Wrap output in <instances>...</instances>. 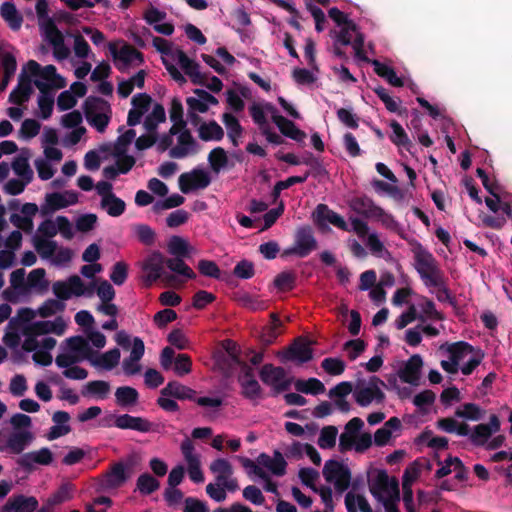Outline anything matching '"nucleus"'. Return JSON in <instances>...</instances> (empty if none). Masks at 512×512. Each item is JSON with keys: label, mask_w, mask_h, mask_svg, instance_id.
I'll return each mask as SVG.
<instances>
[{"label": "nucleus", "mask_w": 512, "mask_h": 512, "mask_svg": "<svg viewBox=\"0 0 512 512\" xmlns=\"http://www.w3.org/2000/svg\"><path fill=\"white\" fill-rule=\"evenodd\" d=\"M129 478L126 473V466L123 462L113 464L106 474L105 484L108 488H119Z\"/></svg>", "instance_id": "nucleus-30"}, {"label": "nucleus", "mask_w": 512, "mask_h": 512, "mask_svg": "<svg viewBox=\"0 0 512 512\" xmlns=\"http://www.w3.org/2000/svg\"><path fill=\"white\" fill-rule=\"evenodd\" d=\"M390 127L393 131V134L390 135L391 142L396 146L403 147L410 152L414 145L409 139L403 127L396 120H392L390 122Z\"/></svg>", "instance_id": "nucleus-39"}, {"label": "nucleus", "mask_w": 512, "mask_h": 512, "mask_svg": "<svg viewBox=\"0 0 512 512\" xmlns=\"http://www.w3.org/2000/svg\"><path fill=\"white\" fill-rule=\"evenodd\" d=\"M313 358V350L307 342L301 339L295 340L283 355V361H295L303 364Z\"/></svg>", "instance_id": "nucleus-20"}, {"label": "nucleus", "mask_w": 512, "mask_h": 512, "mask_svg": "<svg viewBox=\"0 0 512 512\" xmlns=\"http://www.w3.org/2000/svg\"><path fill=\"white\" fill-rule=\"evenodd\" d=\"M53 461V454L49 448L43 447L38 451L23 454L17 459V464L27 471L34 468V464L50 465Z\"/></svg>", "instance_id": "nucleus-16"}, {"label": "nucleus", "mask_w": 512, "mask_h": 512, "mask_svg": "<svg viewBox=\"0 0 512 512\" xmlns=\"http://www.w3.org/2000/svg\"><path fill=\"white\" fill-rule=\"evenodd\" d=\"M119 360L120 350L118 348H113L102 354L100 359L96 361L95 364H98L107 370H111L118 365Z\"/></svg>", "instance_id": "nucleus-62"}, {"label": "nucleus", "mask_w": 512, "mask_h": 512, "mask_svg": "<svg viewBox=\"0 0 512 512\" xmlns=\"http://www.w3.org/2000/svg\"><path fill=\"white\" fill-rule=\"evenodd\" d=\"M321 367L327 374L338 376L344 373L346 365L340 358L328 357L322 361Z\"/></svg>", "instance_id": "nucleus-59"}, {"label": "nucleus", "mask_w": 512, "mask_h": 512, "mask_svg": "<svg viewBox=\"0 0 512 512\" xmlns=\"http://www.w3.org/2000/svg\"><path fill=\"white\" fill-rule=\"evenodd\" d=\"M197 268L203 276L213 279L221 278V271L216 262L212 260L202 259L198 262Z\"/></svg>", "instance_id": "nucleus-60"}, {"label": "nucleus", "mask_w": 512, "mask_h": 512, "mask_svg": "<svg viewBox=\"0 0 512 512\" xmlns=\"http://www.w3.org/2000/svg\"><path fill=\"white\" fill-rule=\"evenodd\" d=\"M66 343L70 351L84 358H88L91 354V348L88 341L80 335L72 336L66 339Z\"/></svg>", "instance_id": "nucleus-48"}, {"label": "nucleus", "mask_w": 512, "mask_h": 512, "mask_svg": "<svg viewBox=\"0 0 512 512\" xmlns=\"http://www.w3.org/2000/svg\"><path fill=\"white\" fill-rule=\"evenodd\" d=\"M210 169L215 174H219L229 166V158L227 152L222 147L213 148L207 157Z\"/></svg>", "instance_id": "nucleus-31"}, {"label": "nucleus", "mask_w": 512, "mask_h": 512, "mask_svg": "<svg viewBox=\"0 0 512 512\" xmlns=\"http://www.w3.org/2000/svg\"><path fill=\"white\" fill-rule=\"evenodd\" d=\"M295 389L304 394L319 395L325 392L324 384L317 378L308 380L299 379L295 382Z\"/></svg>", "instance_id": "nucleus-40"}, {"label": "nucleus", "mask_w": 512, "mask_h": 512, "mask_svg": "<svg viewBox=\"0 0 512 512\" xmlns=\"http://www.w3.org/2000/svg\"><path fill=\"white\" fill-rule=\"evenodd\" d=\"M32 241L35 250L43 259H48L54 256L58 248L56 241L46 239L42 236H39L38 234L33 236Z\"/></svg>", "instance_id": "nucleus-37"}, {"label": "nucleus", "mask_w": 512, "mask_h": 512, "mask_svg": "<svg viewBox=\"0 0 512 512\" xmlns=\"http://www.w3.org/2000/svg\"><path fill=\"white\" fill-rule=\"evenodd\" d=\"M66 308L64 302H61L56 299H48L44 301V303L38 308V314L42 318H48L53 316L57 312H63Z\"/></svg>", "instance_id": "nucleus-56"}, {"label": "nucleus", "mask_w": 512, "mask_h": 512, "mask_svg": "<svg viewBox=\"0 0 512 512\" xmlns=\"http://www.w3.org/2000/svg\"><path fill=\"white\" fill-rule=\"evenodd\" d=\"M312 216L315 224L321 229H325L328 224H332L343 231L349 232L351 230L344 218L326 204H318Z\"/></svg>", "instance_id": "nucleus-8"}, {"label": "nucleus", "mask_w": 512, "mask_h": 512, "mask_svg": "<svg viewBox=\"0 0 512 512\" xmlns=\"http://www.w3.org/2000/svg\"><path fill=\"white\" fill-rule=\"evenodd\" d=\"M389 486V476L385 470H381L378 472L373 484L370 486V492L378 502L383 504L385 512H399L397 503L400 496L397 480H392V493H389Z\"/></svg>", "instance_id": "nucleus-2"}, {"label": "nucleus", "mask_w": 512, "mask_h": 512, "mask_svg": "<svg viewBox=\"0 0 512 512\" xmlns=\"http://www.w3.org/2000/svg\"><path fill=\"white\" fill-rule=\"evenodd\" d=\"M136 132L133 129H128L122 135L117 138L114 144V155L121 156L126 153L128 145L134 140Z\"/></svg>", "instance_id": "nucleus-61"}, {"label": "nucleus", "mask_w": 512, "mask_h": 512, "mask_svg": "<svg viewBox=\"0 0 512 512\" xmlns=\"http://www.w3.org/2000/svg\"><path fill=\"white\" fill-rule=\"evenodd\" d=\"M259 376L264 384L272 387L273 396L289 390L292 382V379L286 378V371L283 367H275L272 364L263 365Z\"/></svg>", "instance_id": "nucleus-5"}, {"label": "nucleus", "mask_w": 512, "mask_h": 512, "mask_svg": "<svg viewBox=\"0 0 512 512\" xmlns=\"http://www.w3.org/2000/svg\"><path fill=\"white\" fill-rule=\"evenodd\" d=\"M222 121L228 129V137L232 141V144L235 147L238 146L237 138L241 136L243 131L238 119L231 113H224Z\"/></svg>", "instance_id": "nucleus-43"}, {"label": "nucleus", "mask_w": 512, "mask_h": 512, "mask_svg": "<svg viewBox=\"0 0 512 512\" xmlns=\"http://www.w3.org/2000/svg\"><path fill=\"white\" fill-rule=\"evenodd\" d=\"M423 366L422 357L419 354L412 355L398 371V376L402 382L413 386L419 384L421 369Z\"/></svg>", "instance_id": "nucleus-14"}, {"label": "nucleus", "mask_w": 512, "mask_h": 512, "mask_svg": "<svg viewBox=\"0 0 512 512\" xmlns=\"http://www.w3.org/2000/svg\"><path fill=\"white\" fill-rule=\"evenodd\" d=\"M117 405L123 408L131 407L137 404L139 400L138 391L130 386L118 387L115 391Z\"/></svg>", "instance_id": "nucleus-35"}, {"label": "nucleus", "mask_w": 512, "mask_h": 512, "mask_svg": "<svg viewBox=\"0 0 512 512\" xmlns=\"http://www.w3.org/2000/svg\"><path fill=\"white\" fill-rule=\"evenodd\" d=\"M413 254L415 269L425 286L439 289L440 292H444L448 298L449 289L445 284L443 272L439 268L438 262L433 254L419 242H416L413 248Z\"/></svg>", "instance_id": "nucleus-1"}, {"label": "nucleus", "mask_w": 512, "mask_h": 512, "mask_svg": "<svg viewBox=\"0 0 512 512\" xmlns=\"http://www.w3.org/2000/svg\"><path fill=\"white\" fill-rule=\"evenodd\" d=\"M34 84L40 90L41 93L38 97L40 117L46 120L51 117L54 107V97L50 93L51 86L40 80H35Z\"/></svg>", "instance_id": "nucleus-24"}, {"label": "nucleus", "mask_w": 512, "mask_h": 512, "mask_svg": "<svg viewBox=\"0 0 512 512\" xmlns=\"http://www.w3.org/2000/svg\"><path fill=\"white\" fill-rule=\"evenodd\" d=\"M210 470L216 474L217 482L230 478L233 474V468L230 462L224 458H217L210 464Z\"/></svg>", "instance_id": "nucleus-44"}, {"label": "nucleus", "mask_w": 512, "mask_h": 512, "mask_svg": "<svg viewBox=\"0 0 512 512\" xmlns=\"http://www.w3.org/2000/svg\"><path fill=\"white\" fill-rule=\"evenodd\" d=\"M180 448L188 465L189 478L194 483H202L204 481V475L201 470L200 458L194 453L193 442L189 438H186L182 441Z\"/></svg>", "instance_id": "nucleus-10"}, {"label": "nucleus", "mask_w": 512, "mask_h": 512, "mask_svg": "<svg viewBox=\"0 0 512 512\" xmlns=\"http://www.w3.org/2000/svg\"><path fill=\"white\" fill-rule=\"evenodd\" d=\"M45 37L53 46L54 56L56 59L64 60L69 56L70 50L65 46L64 37L57 28L54 20L48 21Z\"/></svg>", "instance_id": "nucleus-18"}, {"label": "nucleus", "mask_w": 512, "mask_h": 512, "mask_svg": "<svg viewBox=\"0 0 512 512\" xmlns=\"http://www.w3.org/2000/svg\"><path fill=\"white\" fill-rule=\"evenodd\" d=\"M168 252L175 257H187L189 246L185 239L180 236H172L168 242Z\"/></svg>", "instance_id": "nucleus-55"}, {"label": "nucleus", "mask_w": 512, "mask_h": 512, "mask_svg": "<svg viewBox=\"0 0 512 512\" xmlns=\"http://www.w3.org/2000/svg\"><path fill=\"white\" fill-rule=\"evenodd\" d=\"M241 387V395L248 400H256L262 397V388L256 379L243 380L239 383Z\"/></svg>", "instance_id": "nucleus-52"}, {"label": "nucleus", "mask_w": 512, "mask_h": 512, "mask_svg": "<svg viewBox=\"0 0 512 512\" xmlns=\"http://www.w3.org/2000/svg\"><path fill=\"white\" fill-rule=\"evenodd\" d=\"M473 346L464 341H458L448 345L447 352L450 355V360L457 362L459 365L460 361L467 353H471L473 351Z\"/></svg>", "instance_id": "nucleus-50"}, {"label": "nucleus", "mask_w": 512, "mask_h": 512, "mask_svg": "<svg viewBox=\"0 0 512 512\" xmlns=\"http://www.w3.org/2000/svg\"><path fill=\"white\" fill-rule=\"evenodd\" d=\"M338 434V429L336 426H325L322 428L320 432V436L318 438V445L322 449H331L336 444V438Z\"/></svg>", "instance_id": "nucleus-53"}, {"label": "nucleus", "mask_w": 512, "mask_h": 512, "mask_svg": "<svg viewBox=\"0 0 512 512\" xmlns=\"http://www.w3.org/2000/svg\"><path fill=\"white\" fill-rule=\"evenodd\" d=\"M132 229L137 236V239L146 246H151L155 243L156 233L147 224H135Z\"/></svg>", "instance_id": "nucleus-54"}, {"label": "nucleus", "mask_w": 512, "mask_h": 512, "mask_svg": "<svg viewBox=\"0 0 512 512\" xmlns=\"http://www.w3.org/2000/svg\"><path fill=\"white\" fill-rule=\"evenodd\" d=\"M32 92L31 79L25 74L24 69L19 76L18 85L11 91L8 100L10 103L22 105L29 100Z\"/></svg>", "instance_id": "nucleus-25"}, {"label": "nucleus", "mask_w": 512, "mask_h": 512, "mask_svg": "<svg viewBox=\"0 0 512 512\" xmlns=\"http://www.w3.org/2000/svg\"><path fill=\"white\" fill-rule=\"evenodd\" d=\"M186 103L188 106V115L192 123H196L200 120L196 112L206 113L208 111V105H205L199 97H188Z\"/></svg>", "instance_id": "nucleus-58"}, {"label": "nucleus", "mask_w": 512, "mask_h": 512, "mask_svg": "<svg viewBox=\"0 0 512 512\" xmlns=\"http://www.w3.org/2000/svg\"><path fill=\"white\" fill-rule=\"evenodd\" d=\"M166 120L165 109L161 104H155L152 112L144 120V128L149 132H156L158 124Z\"/></svg>", "instance_id": "nucleus-41"}, {"label": "nucleus", "mask_w": 512, "mask_h": 512, "mask_svg": "<svg viewBox=\"0 0 512 512\" xmlns=\"http://www.w3.org/2000/svg\"><path fill=\"white\" fill-rule=\"evenodd\" d=\"M33 440V435L30 431H17L9 435L6 444L0 445V451L9 450L13 454H21L25 448Z\"/></svg>", "instance_id": "nucleus-22"}, {"label": "nucleus", "mask_w": 512, "mask_h": 512, "mask_svg": "<svg viewBox=\"0 0 512 512\" xmlns=\"http://www.w3.org/2000/svg\"><path fill=\"white\" fill-rule=\"evenodd\" d=\"M160 487V482L149 473L141 474L136 481V488L143 495H150Z\"/></svg>", "instance_id": "nucleus-47"}, {"label": "nucleus", "mask_w": 512, "mask_h": 512, "mask_svg": "<svg viewBox=\"0 0 512 512\" xmlns=\"http://www.w3.org/2000/svg\"><path fill=\"white\" fill-rule=\"evenodd\" d=\"M198 147L199 145L190 131L184 130L178 136V145L170 149L169 156L175 159H182L188 154H196Z\"/></svg>", "instance_id": "nucleus-17"}, {"label": "nucleus", "mask_w": 512, "mask_h": 512, "mask_svg": "<svg viewBox=\"0 0 512 512\" xmlns=\"http://www.w3.org/2000/svg\"><path fill=\"white\" fill-rule=\"evenodd\" d=\"M499 210H501L502 214L497 216L480 215L482 224L485 227L499 230L506 224L508 219L512 220V205L510 202L502 200Z\"/></svg>", "instance_id": "nucleus-26"}, {"label": "nucleus", "mask_w": 512, "mask_h": 512, "mask_svg": "<svg viewBox=\"0 0 512 512\" xmlns=\"http://www.w3.org/2000/svg\"><path fill=\"white\" fill-rule=\"evenodd\" d=\"M296 275L291 271H283L274 279L275 287L280 291H291L295 287Z\"/></svg>", "instance_id": "nucleus-57"}, {"label": "nucleus", "mask_w": 512, "mask_h": 512, "mask_svg": "<svg viewBox=\"0 0 512 512\" xmlns=\"http://www.w3.org/2000/svg\"><path fill=\"white\" fill-rule=\"evenodd\" d=\"M198 134L203 141H220L224 137V130L215 120H212L202 123L198 128Z\"/></svg>", "instance_id": "nucleus-36"}, {"label": "nucleus", "mask_w": 512, "mask_h": 512, "mask_svg": "<svg viewBox=\"0 0 512 512\" xmlns=\"http://www.w3.org/2000/svg\"><path fill=\"white\" fill-rule=\"evenodd\" d=\"M38 506L36 497L14 494L2 506L1 512H35Z\"/></svg>", "instance_id": "nucleus-13"}, {"label": "nucleus", "mask_w": 512, "mask_h": 512, "mask_svg": "<svg viewBox=\"0 0 512 512\" xmlns=\"http://www.w3.org/2000/svg\"><path fill=\"white\" fill-rule=\"evenodd\" d=\"M299 252L306 257L317 248V241L310 226H303L297 229L294 241Z\"/></svg>", "instance_id": "nucleus-27"}, {"label": "nucleus", "mask_w": 512, "mask_h": 512, "mask_svg": "<svg viewBox=\"0 0 512 512\" xmlns=\"http://www.w3.org/2000/svg\"><path fill=\"white\" fill-rule=\"evenodd\" d=\"M111 391L110 383L104 380H93L85 384L81 391L83 397H95L104 400Z\"/></svg>", "instance_id": "nucleus-29"}, {"label": "nucleus", "mask_w": 512, "mask_h": 512, "mask_svg": "<svg viewBox=\"0 0 512 512\" xmlns=\"http://www.w3.org/2000/svg\"><path fill=\"white\" fill-rule=\"evenodd\" d=\"M116 428L148 433L153 430V423L144 417L121 414L117 416Z\"/></svg>", "instance_id": "nucleus-21"}, {"label": "nucleus", "mask_w": 512, "mask_h": 512, "mask_svg": "<svg viewBox=\"0 0 512 512\" xmlns=\"http://www.w3.org/2000/svg\"><path fill=\"white\" fill-rule=\"evenodd\" d=\"M210 183L211 177L209 173L201 168H194L190 172L182 173L178 179L179 189L184 194L205 189Z\"/></svg>", "instance_id": "nucleus-7"}, {"label": "nucleus", "mask_w": 512, "mask_h": 512, "mask_svg": "<svg viewBox=\"0 0 512 512\" xmlns=\"http://www.w3.org/2000/svg\"><path fill=\"white\" fill-rule=\"evenodd\" d=\"M83 111L89 125L100 133L105 132L112 116V108L108 101L101 97L89 96L83 103Z\"/></svg>", "instance_id": "nucleus-3"}, {"label": "nucleus", "mask_w": 512, "mask_h": 512, "mask_svg": "<svg viewBox=\"0 0 512 512\" xmlns=\"http://www.w3.org/2000/svg\"><path fill=\"white\" fill-rule=\"evenodd\" d=\"M372 65L374 72L381 78H384L390 85L394 87H403L404 81L397 76L395 70L386 64L381 63L379 60H373Z\"/></svg>", "instance_id": "nucleus-34"}, {"label": "nucleus", "mask_w": 512, "mask_h": 512, "mask_svg": "<svg viewBox=\"0 0 512 512\" xmlns=\"http://www.w3.org/2000/svg\"><path fill=\"white\" fill-rule=\"evenodd\" d=\"M161 395L166 397H174L179 400L195 401L199 406L203 407H220L222 405L221 398L212 397H196V391L190 387L181 384L178 381H169L167 385L161 389Z\"/></svg>", "instance_id": "nucleus-4"}, {"label": "nucleus", "mask_w": 512, "mask_h": 512, "mask_svg": "<svg viewBox=\"0 0 512 512\" xmlns=\"http://www.w3.org/2000/svg\"><path fill=\"white\" fill-rule=\"evenodd\" d=\"M1 17L8 23L13 31L21 28L23 23L22 15L17 11L12 2H4L0 7Z\"/></svg>", "instance_id": "nucleus-32"}, {"label": "nucleus", "mask_w": 512, "mask_h": 512, "mask_svg": "<svg viewBox=\"0 0 512 512\" xmlns=\"http://www.w3.org/2000/svg\"><path fill=\"white\" fill-rule=\"evenodd\" d=\"M74 492V485L71 483L62 484L58 490L48 498L50 506L59 505L72 498Z\"/></svg>", "instance_id": "nucleus-51"}, {"label": "nucleus", "mask_w": 512, "mask_h": 512, "mask_svg": "<svg viewBox=\"0 0 512 512\" xmlns=\"http://www.w3.org/2000/svg\"><path fill=\"white\" fill-rule=\"evenodd\" d=\"M167 259L160 251H153L143 262V270L147 273L146 279L149 283L156 282L164 274V265Z\"/></svg>", "instance_id": "nucleus-15"}, {"label": "nucleus", "mask_w": 512, "mask_h": 512, "mask_svg": "<svg viewBox=\"0 0 512 512\" xmlns=\"http://www.w3.org/2000/svg\"><path fill=\"white\" fill-rule=\"evenodd\" d=\"M501 423L496 414L489 417L488 423H481L474 427L470 434V441L475 446H483L487 443L488 439L500 430Z\"/></svg>", "instance_id": "nucleus-12"}, {"label": "nucleus", "mask_w": 512, "mask_h": 512, "mask_svg": "<svg viewBox=\"0 0 512 512\" xmlns=\"http://www.w3.org/2000/svg\"><path fill=\"white\" fill-rule=\"evenodd\" d=\"M183 257L168 258L166 266L174 273L182 275L187 279H195V272L184 262Z\"/></svg>", "instance_id": "nucleus-49"}, {"label": "nucleus", "mask_w": 512, "mask_h": 512, "mask_svg": "<svg viewBox=\"0 0 512 512\" xmlns=\"http://www.w3.org/2000/svg\"><path fill=\"white\" fill-rule=\"evenodd\" d=\"M380 385L384 386L385 383L377 376H372L367 387L355 391V401L362 407L368 406L373 400L382 402L385 395L379 388Z\"/></svg>", "instance_id": "nucleus-11"}, {"label": "nucleus", "mask_w": 512, "mask_h": 512, "mask_svg": "<svg viewBox=\"0 0 512 512\" xmlns=\"http://www.w3.org/2000/svg\"><path fill=\"white\" fill-rule=\"evenodd\" d=\"M52 291L63 302L75 295L77 297L85 294L84 283L78 275H71L66 281H55L52 285Z\"/></svg>", "instance_id": "nucleus-9"}, {"label": "nucleus", "mask_w": 512, "mask_h": 512, "mask_svg": "<svg viewBox=\"0 0 512 512\" xmlns=\"http://www.w3.org/2000/svg\"><path fill=\"white\" fill-rule=\"evenodd\" d=\"M323 475L327 482H333L335 489L342 493L350 486L351 472L349 468L337 460L326 461Z\"/></svg>", "instance_id": "nucleus-6"}, {"label": "nucleus", "mask_w": 512, "mask_h": 512, "mask_svg": "<svg viewBox=\"0 0 512 512\" xmlns=\"http://www.w3.org/2000/svg\"><path fill=\"white\" fill-rule=\"evenodd\" d=\"M272 121L277 125V127L280 130V132L284 136H286V137H288V138H290L292 140L300 142V141H302L306 137L305 132L300 130L295 125L294 122H292L291 120L285 118L282 115H273Z\"/></svg>", "instance_id": "nucleus-28"}, {"label": "nucleus", "mask_w": 512, "mask_h": 512, "mask_svg": "<svg viewBox=\"0 0 512 512\" xmlns=\"http://www.w3.org/2000/svg\"><path fill=\"white\" fill-rule=\"evenodd\" d=\"M484 410L475 403H464L461 409L455 411V416L458 418L479 421L483 418Z\"/></svg>", "instance_id": "nucleus-45"}, {"label": "nucleus", "mask_w": 512, "mask_h": 512, "mask_svg": "<svg viewBox=\"0 0 512 512\" xmlns=\"http://www.w3.org/2000/svg\"><path fill=\"white\" fill-rule=\"evenodd\" d=\"M309 175H310V172L307 171V172H305V174L303 176H290L286 180L278 181L274 185L272 192H271L273 202H276L278 200L282 190L288 189L295 184L304 183L308 179Z\"/></svg>", "instance_id": "nucleus-42"}, {"label": "nucleus", "mask_w": 512, "mask_h": 512, "mask_svg": "<svg viewBox=\"0 0 512 512\" xmlns=\"http://www.w3.org/2000/svg\"><path fill=\"white\" fill-rule=\"evenodd\" d=\"M109 50L113 58L121 61L125 67L129 66L134 61H138V64H142L144 62L143 54L129 44H125L120 50H118L115 44L110 43Z\"/></svg>", "instance_id": "nucleus-23"}, {"label": "nucleus", "mask_w": 512, "mask_h": 512, "mask_svg": "<svg viewBox=\"0 0 512 512\" xmlns=\"http://www.w3.org/2000/svg\"><path fill=\"white\" fill-rule=\"evenodd\" d=\"M128 277V265L123 262L119 261L116 262L111 269L110 273V279L115 285H122L125 283L126 279Z\"/></svg>", "instance_id": "nucleus-63"}, {"label": "nucleus", "mask_w": 512, "mask_h": 512, "mask_svg": "<svg viewBox=\"0 0 512 512\" xmlns=\"http://www.w3.org/2000/svg\"><path fill=\"white\" fill-rule=\"evenodd\" d=\"M100 206L106 213L111 217L121 216L126 209V203L115 194L108 196L107 198L101 199Z\"/></svg>", "instance_id": "nucleus-38"}, {"label": "nucleus", "mask_w": 512, "mask_h": 512, "mask_svg": "<svg viewBox=\"0 0 512 512\" xmlns=\"http://www.w3.org/2000/svg\"><path fill=\"white\" fill-rule=\"evenodd\" d=\"M184 73L188 75L195 85H205V74L199 71V64L194 60L190 59L186 53L177 49L173 54Z\"/></svg>", "instance_id": "nucleus-19"}, {"label": "nucleus", "mask_w": 512, "mask_h": 512, "mask_svg": "<svg viewBox=\"0 0 512 512\" xmlns=\"http://www.w3.org/2000/svg\"><path fill=\"white\" fill-rule=\"evenodd\" d=\"M350 207L357 214H360L366 218H373L379 208V206L376 205L375 202L367 196L354 198L351 201Z\"/></svg>", "instance_id": "nucleus-33"}, {"label": "nucleus", "mask_w": 512, "mask_h": 512, "mask_svg": "<svg viewBox=\"0 0 512 512\" xmlns=\"http://www.w3.org/2000/svg\"><path fill=\"white\" fill-rule=\"evenodd\" d=\"M12 169L15 174L21 177L26 183H30L33 179V171L29 165L28 157L19 155L12 162Z\"/></svg>", "instance_id": "nucleus-46"}, {"label": "nucleus", "mask_w": 512, "mask_h": 512, "mask_svg": "<svg viewBox=\"0 0 512 512\" xmlns=\"http://www.w3.org/2000/svg\"><path fill=\"white\" fill-rule=\"evenodd\" d=\"M233 274L239 279H250L255 274L254 264L246 259L241 260L235 265Z\"/></svg>", "instance_id": "nucleus-64"}]
</instances>
